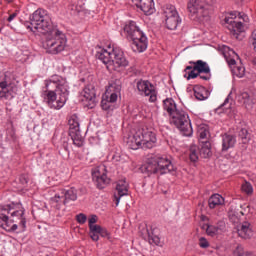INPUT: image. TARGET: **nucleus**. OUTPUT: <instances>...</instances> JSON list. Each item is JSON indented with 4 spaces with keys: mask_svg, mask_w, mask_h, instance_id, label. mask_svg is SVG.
Listing matches in <instances>:
<instances>
[{
    "mask_svg": "<svg viewBox=\"0 0 256 256\" xmlns=\"http://www.w3.org/2000/svg\"><path fill=\"white\" fill-rule=\"evenodd\" d=\"M95 232L99 233L100 237H109V231H107L105 228L101 226H98Z\"/></svg>",
    "mask_w": 256,
    "mask_h": 256,
    "instance_id": "45",
    "label": "nucleus"
},
{
    "mask_svg": "<svg viewBox=\"0 0 256 256\" xmlns=\"http://www.w3.org/2000/svg\"><path fill=\"white\" fill-rule=\"evenodd\" d=\"M19 181L21 185H27L29 183V176L27 174L20 175Z\"/></svg>",
    "mask_w": 256,
    "mask_h": 256,
    "instance_id": "50",
    "label": "nucleus"
},
{
    "mask_svg": "<svg viewBox=\"0 0 256 256\" xmlns=\"http://www.w3.org/2000/svg\"><path fill=\"white\" fill-rule=\"evenodd\" d=\"M147 235H148V242L150 243V245H159V243H161V238L149 232V230H147Z\"/></svg>",
    "mask_w": 256,
    "mask_h": 256,
    "instance_id": "34",
    "label": "nucleus"
},
{
    "mask_svg": "<svg viewBox=\"0 0 256 256\" xmlns=\"http://www.w3.org/2000/svg\"><path fill=\"white\" fill-rule=\"evenodd\" d=\"M30 25L31 31L35 33H42L45 35L50 31H53L56 27L53 26V22H51V17L47 14V11L44 9H37L32 16L30 17Z\"/></svg>",
    "mask_w": 256,
    "mask_h": 256,
    "instance_id": "6",
    "label": "nucleus"
},
{
    "mask_svg": "<svg viewBox=\"0 0 256 256\" xmlns=\"http://www.w3.org/2000/svg\"><path fill=\"white\" fill-rule=\"evenodd\" d=\"M9 211H11V206H0V227L5 231H17V224L15 220H9Z\"/></svg>",
    "mask_w": 256,
    "mask_h": 256,
    "instance_id": "13",
    "label": "nucleus"
},
{
    "mask_svg": "<svg viewBox=\"0 0 256 256\" xmlns=\"http://www.w3.org/2000/svg\"><path fill=\"white\" fill-rule=\"evenodd\" d=\"M163 109L164 111H167L170 116H172L175 111H179V109H177V104H175V100H173V98H167L163 101Z\"/></svg>",
    "mask_w": 256,
    "mask_h": 256,
    "instance_id": "28",
    "label": "nucleus"
},
{
    "mask_svg": "<svg viewBox=\"0 0 256 256\" xmlns=\"http://www.w3.org/2000/svg\"><path fill=\"white\" fill-rule=\"evenodd\" d=\"M219 231V228L214 226V225H210L209 227H207V235H209V237H215V235H217Z\"/></svg>",
    "mask_w": 256,
    "mask_h": 256,
    "instance_id": "41",
    "label": "nucleus"
},
{
    "mask_svg": "<svg viewBox=\"0 0 256 256\" xmlns=\"http://www.w3.org/2000/svg\"><path fill=\"white\" fill-rule=\"evenodd\" d=\"M248 135H249V132L245 128H242L238 133V137L242 139V143H247V141H249V138H247Z\"/></svg>",
    "mask_w": 256,
    "mask_h": 256,
    "instance_id": "39",
    "label": "nucleus"
},
{
    "mask_svg": "<svg viewBox=\"0 0 256 256\" xmlns=\"http://www.w3.org/2000/svg\"><path fill=\"white\" fill-rule=\"evenodd\" d=\"M195 71H197V70H195V66L193 65V69L188 72L187 79H197V77H199V75H201L199 72H195Z\"/></svg>",
    "mask_w": 256,
    "mask_h": 256,
    "instance_id": "46",
    "label": "nucleus"
},
{
    "mask_svg": "<svg viewBox=\"0 0 256 256\" xmlns=\"http://www.w3.org/2000/svg\"><path fill=\"white\" fill-rule=\"evenodd\" d=\"M23 215H25V210H23V208L11 213L12 217H17L20 220V225L22 226V229H25L27 221L25 220V217Z\"/></svg>",
    "mask_w": 256,
    "mask_h": 256,
    "instance_id": "31",
    "label": "nucleus"
},
{
    "mask_svg": "<svg viewBox=\"0 0 256 256\" xmlns=\"http://www.w3.org/2000/svg\"><path fill=\"white\" fill-rule=\"evenodd\" d=\"M199 245L202 249H207V247H209V241H207L205 237H201L199 239Z\"/></svg>",
    "mask_w": 256,
    "mask_h": 256,
    "instance_id": "49",
    "label": "nucleus"
},
{
    "mask_svg": "<svg viewBox=\"0 0 256 256\" xmlns=\"http://www.w3.org/2000/svg\"><path fill=\"white\" fill-rule=\"evenodd\" d=\"M237 139L234 135L224 134L222 136V151H229V149L235 147Z\"/></svg>",
    "mask_w": 256,
    "mask_h": 256,
    "instance_id": "23",
    "label": "nucleus"
},
{
    "mask_svg": "<svg viewBox=\"0 0 256 256\" xmlns=\"http://www.w3.org/2000/svg\"><path fill=\"white\" fill-rule=\"evenodd\" d=\"M170 117L171 123L179 129L180 133H182L184 137H191V135H193V126H191V120L185 111L175 110Z\"/></svg>",
    "mask_w": 256,
    "mask_h": 256,
    "instance_id": "8",
    "label": "nucleus"
},
{
    "mask_svg": "<svg viewBox=\"0 0 256 256\" xmlns=\"http://www.w3.org/2000/svg\"><path fill=\"white\" fill-rule=\"evenodd\" d=\"M138 9H141L145 15H153L155 3L153 0H132Z\"/></svg>",
    "mask_w": 256,
    "mask_h": 256,
    "instance_id": "19",
    "label": "nucleus"
},
{
    "mask_svg": "<svg viewBox=\"0 0 256 256\" xmlns=\"http://www.w3.org/2000/svg\"><path fill=\"white\" fill-rule=\"evenodd\" d=\"M82 95L86 101V106L88 109H93L95 105H97V96L95 94V87H93V85L86 86L82 91Z\"/></svg>",
    "mask_w": 256,
    "mask_h": 256,
    "instance_id": "17",
    "label": "nucleus"
},
{
    "mask_svg": "<svg viewBox=\"0 0 256 256\" xmlns=\"http://www.w3.org/2000/svg\"><path fill=\"white\" fill-rule=\"evenodd\" d=\"M163 15L165 17V25L170 31H175L181 23V18L175 6L167 4L163 7Z\"/></svg>",
    "mask_w": 256,
    "mask_h": 256,
    "instance_id": "9",
    "label": "nucleus"
},
{
    "mask_svg": "<svg viewBox=\"0 0 256 256\" xmlns=\"http://www.w3.org/2000/svg\"><path fill=\"white\" fill-rule=\"evenodd\" d=\"M121 80L116 79L111 82L108 89L106 90V93L112 92V93H118L121 95Z\"/></svg>",
    "mask_w": 256,
    "mask_h": 256,
    "instance_id": "30",
    "label": "nucleus"
},
{
    "mask_svg": "<svg viewBox=\"0 0 256 256\" xmlns=\"http://www.w3.org/2000/svg\"><path fill=\"white\" fill-rule=\"evenodd\" d=\"M8 3H13V0H7Z\"/></svg>",
    "mask_w": 256,
    "mask_h": 256,
    "instance_id": "58",
    "label": "nucleus"
},
{
    "mask_svg": "<svg viewBox=\"0 0 256 256\" xmlns=\"http://www.w3.org/2000/svg\"><path fill=\"white\" fill-rule=\"evenodd\" d=\"M108 95H110L108 98L109 103H115L121 94H118L117 92H109Z\"/></svg>",
    "mask_w": 256,
    "mask_h": 256,
    "instance_id": "47",
    "label": "nucleus"
},
{
    "mask_svg": "<svg viewBox=\"0 0 256 256\" xmlns=\"http://www.w3.org/2000/svg\"><path fill=\"white\" fill-rule=\"evenodd\" d=\"M221 205H225V198L220 194H213L208 199L209 209H216V207H221Z\"/></svg>",
    "mask_w": 256,
    "mask_h": 256,
    "instance_id": "25",
    "label": "nucleus"
},
{
    "mask_svg": "<svg viewBox=\"0 0 256 256\" xmlns=\"http://www.w3.org/2000/svg\"><path fill=\"white\" fill-rule=\"evenodd\" d=\"M62 147L64 151H59V154L66 155V157H69V143H67V140L63 141Z\"/></svg>",
    "mask_w": 256,
    "mask_h": 256,
    "instance_id": "44",
    "label": "nucleus"
},
{
    "mask_svg": "<svg viewBox=\"0 0 256 256\" xmlns=\"http://www.w3.org/2000/svg\"><path fill=\"white\" fill-rule=\"evenodd\" d=\"M141 134L139 133V130L136 131L133 135H130L127 138V145L129 149H133L134 151H137V149H142V143H141Z\"/></svg>",
    "mask_w": 256,
    "mask_h": 256,
    "instance_id": "22",
    "label": "nucleus"
},
{
    "mask_svg": "<svg viewBox=\"0 0 256 256\" xmlns=\"http://www.w3.org/2000/svg\"><path fill=\"white\" fill-rule=\"evenodd\" d=\"M223 55L229 65V67H235L237 65V59H239V54L234 52L229 46H224Z\"/></svg>",
    "mask_w": 256,
    "mask_h": 256,
    "instance_id": "21",
    "label": "nucleus"
},
{
    "mask_svg": "<svg viewBox=\"0 0 256 256\" xmlns=\"http://www.w3.org/2000/svg\"><path fill=\"white\" fill-rule=\"evenodd\" d=\"M69 136L71 137L76 147H83V135H81V129L79 128V118L77 115H72L68 120Z\"/></svg>",
    "mask_w": 256,
    "mask_h": 256,
    "instance_id": "10",
    "label": "nucleus"
},
{
    "mask_svg": "<svg viewBox=\"0 0 256 256\" xmlns=\"http://www.w3.org/2000/svg\"><path fill=\"white\" fill-rule=\"evenodd\" d=\"M57 207V209H59V207L58 206H56Z\"/></svg>",
    "mask_w": 256,
    "mask_h": 256,
    "instance_id": "59",
    "label": "nucleus"
},
{
    "mask_svg": "<svg viewBox=\"0 0 256 256\" xmlns=\"http://www.w3.org/2000/svg\"><path fill=\"white\" fill-rule=\"evenodd\" d=\"M198 153L200 154L201 157H203V159L211 157V142H203L201 149H199Z\"/></svg>",
    "mask_w": 256,
    "mask_h": 256,
    "instance_id": "29",
    "label": "nucleus"
},
{
    "mask_svg": "<svg viewBox=\"0 0 256 256\" xmlns=\"http://www.w3.org/2000/svg\"><path fill=\"white\" fill-rule=\"evenodd\" d=\"M0 99H13V93H11V90L4 89Z\"/></svg>",
    "mask_w": 256,
    "mask_h": 256,
    "instance_id": "48",
    "label": "nucleus"
},
{
    "mask_svg": "<svg viewBox=\"0 0 256 256\" xmlns=\"http://www.w3.org/2000/svg\"><path fill=\"white\" fill-rule=\"evenodd\" d=\"M189 63L194 66V71H197L200 75L211 71L209 64L203 60H198L196 62L190 61Z\"/></svg>",
    "mask_w": 256,
    "mask_h": 256,
    "instance_id": "26",
    "label": "nucleus"
},
{
    "mask_svg": "<svg viewBox=\"0 0 256 256\" xmlns=\"http://www.w3.org/2000/svg\"><path fill=\"white\" fill-rule=\"evenodd\" d=\"M241 215H245L243 211L237 212L235 210H230L228 212V217L232 223H239V217H241Z\"/></svg>",
    "mask_w": 256,
    "mask_h": 256,
    "instance_id": "33",
    "label": "nucleus"
},
{
    "mask_svg": "<svg viewBox=\"0 0 256 256\" xmlns=\"http://www.w3.org/2000/svg\"><path fill=\"white\" fill-rule=\"evenodd\" d=\"M199 155V147L197 145H191L189 154L190 161L197 163V161H199Z\"/></svg>",
    "mask_w": 256,
    "mask_h": 256,
    "instance_id": "32",
    "label": "nucleus"
},
{
    "mask_svg": "<svg viewBox=\"0 0 256 256\" xmlns=\"http://www.w3.org/2000/svg\"><path fill=\"white\" fill-rule=\"evenodd\" d=\"M45 101L50 109H61L69 97L67 80L60 76L46 81Z\"/></svg>",
    "mask_w": 256,
    "mask_h": 256,
    "instance_id": "1",
    "label": "nucleus"
},
{
    "mask_svg": "<svg viewBox=\"0 0 256 256\" xmlns=\"http://www.w3.org/2000/svg\"><path fill=\"white\" fill-rule=\"evenodd\" d=\"M89 236L91 237L92 241H97L99 239V232L90 229Z\"/></svg>",
    "mask_w": 256,
    "mask_h": 256,
    "instance_id": "51",
    "label": "nucleus"
},
{
    "mask_svg": "<svg viewBox=\"0 0 256 256\" xmlns=\"http://www.w3.org/2000/svg\"><path fill=\"white\" fill-rule=\"evenodd\" d=\"M92 180L98 189H105L111 181L109 177H107V168H105V166L95 168L94 171H92Z\"/></svg>",
    "mask_w": 256,
    "mask_h": 256,
    "instance_id": "11",
    "label": "nucleus"
},
{
    "mask_svg": "<svg viewBox=\"0 0 256 256\" xmlns=\"http://www.w3.org/2000/svg\"><path fill=\"white\" fill-rule=\"evenodd\" d=\"M210 225L209 224H203L201 226V229H203V231H206L207 232V227H209Z\"/></svg>",
    "mask_w": 256,
    "mask_h": 256,
    "instance_id": "54",
    "label": "nucleus"
},
{
    "mask_svg": "<svg viewBox=\"0 0 256 256\" xmlns=\"http://www.w3.org/2000/svg\"><path fill=\"white\" fill-rule=\"evenodd\" d=\"M0 33H1V28H0Z\"/></svg>",
    "mask_w": 256,
    "mask_h": 256,
    "instance_id": "60",
    "label": "nucleus"
},
{
    "mask_svg": "<svg viewBox=\"0 0 256 256\" xmlns=\"http://www.w3.org/2000/svg\"><path fill=\"white\" fill-rule=\"evenodd\" d=\"M140 134V141L142 143V149H153L157 143V136L148 128H142L138 130Z\"/></svg>",
    "mask_w": 256,
    "mask_h": 256,
    "instance_id": "14",
    "label": "nucleus"
},
{
    "mask_svg": "<svg viewBox=\"0 0 256 256\" xmlns=\"http://www.w3.org/2000/svg\"><path fill=\"white\" fill-rule=\"evenodd\" d=\"M236 18H237V14L231 12L230 17H226L224 21L232 37H234L235 39H239V33H243L245 31V26H243L242 22L235 21Z\"/></svg>",
    "mask_w": 256,
    "mask_h": 256,
    "instance_id": "12",
    "label": "nucleus"
},
{
    "mask_svg": "<svg viewBox=\"0 0 256 256\" xmlns=\"http://www.w3.org/2000/svg\"><path fill=\"white\" fill-rule=\"evenodd\" d=\"M198 135H199L200 139H207V137H209V127L199 126Z\"/></svg>",
    "mask_w": 256,
    "mask_h": 256,
    "instance_id": "35",
    "label": "nucleus"
},
{
    "mask_svg": "<svg viewBox=\"0 0 256 256\" xmlns=\"http://www.w3.org/2000/svg\"><path fill=\"white\" fill-rule=\"evenodd\" d=\"M234 255L236 256H253L250 252H246L241 246H238L234 251Z\"/></svg>",
    "mask_w": 256,
    "mask_h": 256,
    "instance_id": "40",
    "label": "nucleus"
},
{
    "mask_svg": "<svg viewBox=\"0 0 256 256\" xmlns=\"http://www.w3.org/2000/svg\"><path fill=\"white\" fill-rule=\"evenodd\" d=\"M184 71H193V66H187Z\"/></svg>",
    "mask_w": 256,
    "mask_h": 256,
    "instance_id": "55",
    "label": "nucleus"
},
{
    "mask_svg": "<svg viewBox=\"0 0 256 256\" xmlns=\"http://www.w3.org/2000/svg\"><path fill=\"white\" fill-rule=\"evenodd\" d=\"M253 65H256V56L252 59Z\"/></svg>",
    "mask_w": 256,
    "mask_h": 256,
    "instance_id": "57",
    "label": "nucleus"
},
{
    "mask_svg": "<svg viewBox=\"0 0 256 256\" xmlns=\"http://www.w3.org/2000/svg\"><path fill=\"white\" fill-rule=\"evenodd\" d=\"M217 0H188L187 9L193 19H205L213 13Z\"/></svg>",
    "mask_w": 256,
    "mask_h": 256,
    "instance_id": "7",
    "label": "nucleus"
},
{
    "mask_svg": "<svg viewBox=\"0 0 256 256\" xmlns=\"http://www.w3.org/2000/svg\"><path fill=\"white\" fill-rule=\"evenodd\" d=\"M218 109H223L224 113H229V109H231V103H229V98H226L224 103Z\"/></svg>",
    "mask_w": 256,
    "mask_h": 256,
    "instance_id": "43",
    "label": "nucleus"
},
{
    "mask_svg": "<svg viewBox=\"0 0 256 256\" xmlns=\"http://www.w3.org/2000/svg\"><path fill=\"white\" fill-rule=\"evenodd\" d=\"M142 173L146 175H166V173H171L175 171V166L171 160L167 157H159L154 160H149L144 165L141 166Z\"/></svg>",
    "mask_w": 256,
    "mask_h": 256,
    "instance_id": "5",
    "label": "nucleus"
},
{
    "mask_svg": "<svg viewBox=\"0 0 256 256\" xmlns=\"http://www.w3.org/2000/svg\"><path fill=\"white\" fill-rule=\"evenodd\" d=\"M45 35L46 39L43 42V48L46 49L47 53L57 55L65 51V47H67V36H65V33L56 27Z\"/></svg>",
    "mask_w": 256,
    "mask_h": 256,
    "instance_id": "3",
    "label": "nucleus"
},
{
    "mask_svg": "<svg viewBox=\"0 0 256 256\" xmlns=\"http://www.w3.org/2000/svg\"><path fill=\"white\" fill-rule=\"evenodd\" d=\"M241 189L243 193H246V195H253V185L249 182H245L242 184Z\"/></svg>",
    "mask_w": 256,
    "mask_h": 256,
    "instance_id": "36",
    "label": "nucleus"
},
{
    "mask_svg": "<svg viewBox=\"0 0 256 256\" xmlns=\"http://www.w3.org/2000/svg\"><path fill=\"white\" fill-rule=\"evenodd\" d=\"M76 221L80 225H85V223H87V215H85L83 213L76 215Z\"/></svg>",
    "mask_w": 256,
    "mask_h": 256,
    "instance_id": "42",
    "label": "nucleus"
},
{
    "mask_svg": "<svg viewBox=\"0 0 256 256\" xmlns=\"http://www.w3.org/2000/svg\"><path fill=\"white\" fill-rule=\"evenodd\" d=\"M232 73L236 75V77H243L245 75V68L243 66H234Z\"/></svg>",
    "mask_w": 256,
    "mask_h": 256,
    "instance_id": "37",
    "label": "nucleus"
},
{
    "mask_svg": "<svg viewBox=\"0 0 256 256\" xmlns=\"http://www.w3.org/2000/svg\"><path fill=\"white\" fill-rule=\"evenodd\" d=\"M239 101L240 103L244 104L245 108L248 111H251V109H253V105H255V102H253V98L247 92L241 93V95L239 96Z\"/></svg>",
    "mask_w": 256,
    "mask_h": 256,
    "instance_id": "27",
    "label": "nucleus"
},
{
    "mask_svg": "<svg viewBox=\"0 0 256 256\" xmlns=\"http://www.w3.org/2000/svg\"><path fill=\"white\" fill-rule=\"evenodd\" d=\"M127 39L132 41V49L136 53H143L147 49V36L143 34L135 21H129L124 26Z\"/></svg>",
    "mask_w": 256,
    "mask_h": 256,
    "instance_id": "4",
    "label": "nucleus"
},
{
    "mask_svg": "<svg viewBox=\"0 0 256 256\" xmlns=\"http://www.w3.org/2000/svg\"><path fill=\"white\" fill-rule=\"evenodd\" d=\"M15 17H17V12L10 14L9 17L7 18L8 23H11V21H13Z\"/></svg>",
    "mask_w": 256,
    "mask_h": 256,
    "instance_id": "53",
    "label": "nucleus"
},
{
    "mask_svg": "<svg viewBox=\"0 0 256 256\" xmlns=\"http://www.w3.org/2000/svg\"><path fill=\"white\" fill-rule=\"evenodd\" d=\"M194 96L198 101H205V99H209V90L201 85H195L193 88Z\"/></svg>",
    "mask_w": 256,
    "mask_h": 256,
    "instance_id": "24",
    "label": "nucleus"
},
{
    "mask_svg": "<svg viewBox=\"0 0 256 256\" xmlns=\"http://www.w3.org/2000/svg\"><path fill=\"white\" fill-rule=\"evenodd\" d=\"M52 203H62L67 205L69 201H77V189H62L60 193L51 198Z\"/></svg>",
    "mask_w": 256,
    "mask_h": 256,
    "instance_id": "15",
    "label": "nucleus"
},
{
    "mask_svg": "<svg viewBox=\"0 0 256 256\" xmlns=\"http://www.w3.org/2000/svg\"><path fill=\"white\" fill-rule=\"evenodd\" d=\"M137 89L141 94H144L146 97H150L149 101H151V103H155V101H157V91H155V86H153L149 81H138Z\"/></svg>",
    "mask_w": 256,
    "mask_h": 256,
    "instance_id": "16",
    "label": "nucleus"
},
{
    "mask_svg": "<svg viewBox=\"0 0 256 256\" xmlns=\"http://www.w3.org/2000/svg\"><path fill=\"white\" fill-rule=\"evenodd\" d=\"M209 218L207 217V216H205V215H202L201 216V221H207Z\"/></svg>",
    "mask_w": 256,
    "mask_h": 256,
    "instance_id": "56",
    "label": "nucleus"
},
{
    "mask_svg": "<svg viewBox=\"0 0 256 256\" xmlns=\"http://www.w3.org/2000/svg\"><path fill=\"white\" fill-rule=\"evenodd\" d=\"M129 194V183L125 180H119L116 185V193L114 194V202L116 207L119 206L121 197Z\"/></svg>",
    "mask_w": 256,
    "mask_h": 256,
    "instance_id": "18",
    "label": "nucleus"
},
{
    "mask_svg": "<svg viewBox=\"0 0 256 256\" xmlns=\"http://www.w3.org/2000/svg\"><path fill=\"white\" fill-rule=\"evenodd\" d=\"M198 77H200V79H203V81H209V79H211V71H209V73L199 74Z\"/></svg>",
    "mask_w": 256,
    "mask_h": 256,
    "instance_id": "52",
    "label": "nucleus"
},
{
    "mask_svg": "<svg viewBox=\"0 0 256 256\" xmlns=\"http://www.w3.org/2000/svg\"><path fill=\"white\" fill-rule=\"evenodd\" d=\"M237 233L241 239H251L253 237V229L251 223L244 221L237 227Z\"/></svg>",
    "mask_w": 256,
    "mask_h": 256,
    "instance_id": "20",
    "label": "nucleus"
},
{
    "mask_svg": "<svg viewBox=\"0 0 256 256\" xmlns=\"http://www.w3.org/2000/svg\"><path fill=\"white\" fill-rule=\"evenodd\" d=\"M95 223H97V215H92L88 219L89 229H93V231H96V229L98 228L99 225H97Z\"/></svg>",
    "mask_w": 256,
    "mask_h": 256,
    "instance_id": "38",
    "label": "nucleus"
},
{
    "mask_svg": "<svg viewBox=\"0 0 256 256\" xmlns=\"http://www.w3.org/2000/svg\"><path fill=\"white\" fill-rule=\"evenodd\" d=\"M99 61H102L108 71H117L121 73L125 68L129 67V60L125 57V52L120 47H113L111 51L101 50L96 55Z\"/></svg>",
    "mask_w": 256,
    "mask_h": 256,
    "instance_id": "2",
    "label": "nucleus"
}]
</instances>
